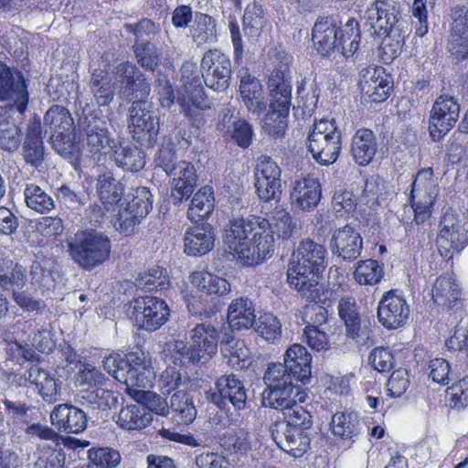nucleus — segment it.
<instances>
[{"mask_svg":"<svg viewBox=\"0 0 468 468\" xmlns=\"http://www.w3.org/2000/svg\"><path fill=\"white\" fill-rule=\"evenodd\" d=\"M311 361L312 356L307 349L302 345L294 344L286 350L283 363H271L268 367L276 371L280 367L291 379L306 384L311 378Z\"/></svg>","mask_w":468,"mask_h":468,"instance_id":"obj_20","label":"nucleus"},{"mask_svg":"<svg viewBox=\"0 0 468 468\" xmlns=\"http://www.w3.org/2000/svg\"><path fill=\"white\" fill-rule=\"evenodd\" d=\"M263 227L261 225L260 218L250 217L248 218H238L229 221L228 228L225 229L224 241L229 249L243 261L244 264L253 265L259 262V254L261 247L258 250L253 248L251 252L247 249L245 241L248 235H261L263 232ZM266 240L261 244V252L267 248Z\"/></svg>","mask_w":468,"mask_h":468,"instance_id":"obj_7","label":"nucleus"},{"mask_svg":"<svg viewBox=\"0 0 468 468\" xmlns=\"http://www.w3.org/2000/svg\"><path fill=\"white\" fill-rule=\"evenodd\" d=\"M190 33L192 40L197 46L215 43L217 41L216 20L207 14L197 12Z\"/></svg>","mask_w":468,"mask_h":468,"instance_id":"obj_45","label":"nucleus"},{"mask_svg":"<svg viewBox=\"0 0 468 468\" xmlns=\"http://www.w3.org/2000/svg\"><path fill=\"white\" fill-rule=\"evenodd\" d=\"M270 90L269 111L263 118V131L273 137L284 134L288 125L291 107L292 87L282 69H274L268 80Z\"/></svg>","mask_w":468,"mask_h":468,"instance_id":"obj_3","label":"nucleus"},{"mask_svg":"<svg viewBox=\"0 0 468 468\" xmlns=\"http://www.w3.org/2000/svg\"><path fill=\"white\" fill-rule=\"evenodd\" d=\"M266 22L265 12L261 5L254 1L246 6L242 18L246 34L251 37L258 36Z\"/></svg>","mask_w":468,"mask_h":468,"instance_id":"obj_55","label":"nucleus"},{"mask_svg":"<svg viewBox=\"0 0 468 468\" xmlns=\"http://www.w3.org/2000/svg\"><path fill=\"white\" fill-rule=\"evenodd\" d=\"M25 380L36 386L42 400L48 404H54L60 399L61 382L54 375L37 365L32 366L24 374Z\"/></svg>","mask_w":468,"mask_h":468,"instance_id":"obj_27","label":"nucleus"},{"mask_svg":"<svg viewBox=\"0 0 468 468\" xmlns=\"http://www.w3.org/2000/svg\"><path fill=\"white\" fill-rule=\"evenodd\" d=\"M322 196L318 179L307 176L295 180L291 192L292 206L295 209L309 211L319 203Z\"/></svg>","mask_w":468,"mask_h":468,"instance_id":"obj_26","label":"nucleus"},{"mask_svg":"<svg viewBox=\"0 0 468 468\" xmlns=\"http://www.w3.org/2000/svg\"><path fill=\"white\" fill-rule=\"evenodd\" d=\"M439 187L431 168L420 170L411 184L410 199L417 225L430 218L437 198Z\"/></svg>","mask_w":468,"mask_h":468,"instance_id":"obj_11","label":"nucleus"},{"mask_svg":"<svg viewBox=\"0 0 468 468\" xmlns=\"http://www.w3.org/2000/svg\"><path fill=\"white\" fill-rule=\"evenodd\" d=\"M115 83L107 70L97 69L90 75L89 87L99 106H108L115 94Z\"/></svg>","mask_w":468,"mask_h":468,"instance_id":"obj_41","label":"nucleus"},{"mask_svg":"<svg viewBox=\"0 0 468 468\" xmlns=\"http://www.w3.org/2000/svg\"><path fill=\"white\" fill-rule=\"evenodd\" d=\"M253 327L262 338L271 342L280 337L282 333L279 320L270 313L261 315Z\"/></svg>","mask_w":468,"mask_h":468,"instance_id":"obj_64","label":"nucleus"},{"mask_svg":"<svg viewBox=\"0 0 468 468\" xmlns=\"http://www.w3.org/2000/svg\"><path fill=\"white\" fill-rule=\"evenodd\" d=\"M215 198L212 187L205 186L201 187L191 200V205L187 210L189 219L197 221L208 215L214 209Z\"/></svg>","mask_w":468,"mask_h":468,"instance_id":"obj_49","label":"nucleus"},{"mask_svg":"<svg viewBox=\"0 0 468 468\" xmlns=\"http://www.w3.org/2000/svg\"><path fill=\"white\" fill-rule=\"evenodd\" d=\"M378 149L377 138L369 129H359L354 134L351 144V154L354 161L366 166L374 158Z\"/></svg>","mask_w":468,"mask_h":468,"instance_id":"obj_38","label":"nucleus"},{"mask_svg":"<svg viewBox=\"0 0 468 468\" xmlns=\"http://www.w3.org/2000/svg\"><path fill=\"white\" fill-rule=\"evenodd\" d=\"M227 321L230 331L247 330L254 326L255 310L247 297L232 300L228 307Z\"/></svg>","mask_w":468,"mask_h":468,"instance_id":"obj_35","label":"nucleus"},{"mask_svg":"<svg viewBox=\"0 0 468 468\" xmlns=\"http://www.w3.org/2000/svg\"><path fill=\"white\" fill-rule=\"evenodd\" d=\"M258 444L256 437L243 429H236L225 438L226 449L237 455L247 456L250 454L254 459L253 452Z\"/></svg>","mask_w":468,"mask_h":468,"instance_id":"obj_46","label":"nucleus"},{"mask_svg":"<svg viewBox=\"0 0 468 468\" xmlns=\"http://www.w3.org/2000/svg\"><path fill=\"white\" fill-rule=\"evenodd\" d=\"M283 414L286 419V424L275 423L273 427L280 428L281 426H284L285 428H301L305 431L310 429L313 424L312 415L310 412L303 406L298 405L296 401L293 405L283 410Z\"/></svg>","mask_w":468,"mask_h":468,"instance_id":"obj_59","label":"nucleus"},{"mask_svg":"<svg viewBox=\"0 0 468 468\" xmlns=\"http://www.w3.org/2000/svg\"><path fill=\"white\" fill-rule=\"evenodd\" d=\"M201 75L206 86L215 91L227 90L231 79V61L218 49L207 51L200 64Z\"/></svg>","mask_w":468,"mask_h":468,"instance_id":"obj_15","label":"nucleus"},{"mask_svg":"<svg viewBox=\"0 0 468 468\" xmlns=\"http://www.w3.org/2000/svg\"><path fill=\"white\" fill-rule=\"evenodd\" d=\"M383 275V266L372 259L358 261L354 271V279L363 285H375L381 281Z\"/></svg>","mask_w":468,"mask_h":468,"instance_id":"obj_54","label":"nucleus"},{"mask_svg":"<svg viewBox=\"0 0 468 468\" xmlns=\"http://www.w3.org/2000/svg\"><path fill=\"white\" fill-rule=\"evenodd\" d=\"M312 40L315 49L323 56H330L339 50L337 27L331 17L318 19L314 27Z\"/></svg>","mask_w":468,"mask_h":468,"instance_id":"obj_31","label":"nucleus"},{"mask_svg":"<svg viewBox=\"0 0 468 468\" xmlns=\"http://www.w3.org/2000/svg\"><path fill=\"white\" fill-rule=\"evenodd\" d=\"M330 249L334 255L343 261L356 260L363 249V239L358 231L351 225L335 229L330 239Z\"/></svg>","mask_w":468,"mask_h":468,"instance_id":"obj_21","label":"nucleus"},{"mask_svg":"<svg viewBox=\"0 0 468 468\" xmlns=\"http://www.w3.org/2000/svg\"><path fill=\"white\" fill-rule=\"evenodd\" d=\"M80 399L92 410H107L118 403L117 396L111 390L98 388L93 390H82Z\"/></svg>","mask_w":468,"mask_h":468,"instance_id":"obj_53","label":"nucleus"},{"mask_svg":"<svg viewBox=\"0 0 468 468\" xmlns=\"http://www.w3.org/2000/svg\"><path fill=\"white\" fill-rule=\"evenodd\" d=\"M331 431L344 441H355L365 428L363 420L355 411H337L331 420Z\"/></svg>","mask_w":468,"mask_h":468,"instance_id":"obj_36","label":"nucleus"},{"mask_svg":"<svg viewBox=\"0 0 468 468\" xmlns=\"http://www.w3.org/2000/svg\"><path fill=\"white\" fill-rule=\"evenodd\" d=\"M341 32L338 46L341 48V54L345 58H349L355 54L359 46L360 29L358 22L354 18L349 19Z\"/></svg>","mask_w":468,"mask_h":468,"instance_id":"obj_56","label":"nucleus"},{"mask_svg":"<svg viewBox=\"0 0 468 468\" xmlns=\"http://www.w3.org/2000/svg\"><path fill=\"white\" fill-rule=\"evenodd\" d=\"M0 402L4 406V412L7 423L21 425L27 423L29 412L33 407L27 401V396L18 386L8 388L1 396Z\"/></svg>","mask_w":468,"mask_h":468,"instance_id":"obj_23","label":"nucleus"},{"mask_svg":"<svg viewBox=\"0 0 468 468\" xmlns=\"http://www.w3.org/2000/svg\"><path fill=\"white\" fill-rule=\"evenodd\" d=\"M219 335L217 329L210 324H199L192 329L191 346L183 341H176L174 351L184 358V363H205L218 350Z\"/></svg>","mask_w":468,"mask_h":468,"instance_id":"obj_10","label":"nucleus"},{"mask_svg":"<svg viewBox=\"0 0 468 468\" xmlns=\"http://www.w3.org/2000/svg\"><path fill=\"white\" fill-rule=\"evenodd\" d=\"M338 314L346 327V336L356 339L361 336V315L353 297H342L338 302Z\"/></svg>","mask_w":468,"mask_h":468,"instance_id":"obj_42","label":"nucleus"},{"mask_svg":"<svg viewBox=\"0 0 468 468\" xmlns=\"http://www.w3.org/2000/svg\"><path fill=\"white\" fill-rule=\"evenodd\" d=\"M341 148V131L334 119H321L314 123L308 135V150L317 163L323 165L335 163Z\"/></svg>","mask_w":468,"mask_h":468,"instance_id":"obj_6","label":"nucleus"},{"mask_svg":"<svg viewBox=\"0 0 468 468\" xmlns=\"http://www.w3.org/2000/svg\"><path fill=\"white\" fill-rule=\"evenodd\" d=\"M190 278L191 283L207 294L225 296L231 292V285L226 279L210 272L195 271Z\"/></svg>","mask_w":468,"mask_h":468,"instance_id":"obj_44","label":"nucleus"},{"mask_svg":"<svg viewBox=\"0 0 468 468\" xmlns=\"http://www.w3.org/2000/svg\"><path fill=\"white\" fill-rule=\"evenodd\" d=\"M263 382L266 386L261 393V403L264 407L283 411L293 405L296 397L300 395L301 387L288 375H284L280 367L278 371L268 367L263 376Z\"/></svg>","mask_w":468,"mask_h":468,"instance_id":"obj_8","label":"nucleus"},{"mask_svg":"<svg viewBox=\"0 0 468 468\" xmlns=\"http://www.w3.org/2000/svg\"><path fill=\"white\" fill-rule=\"evenodd\" d=\"M214 240V230L209 224L188 228L184 237V251L189 256L205 255L212 250Z\"/></svg>","mask_w":468,"mask_h":468,"instance_id":"obj_29","label":"nucleus"},{"mask_svg":"<svg viewBox=\"0 0 468 468\" xmlns=\"http://www.w3.org/2000/svg\"><path fill=\"white\" fill-rule=\"evenodd\" d=\"M125 29L134 35V43L152 42L153 37L160 32V26L148 18L133 24H125Z\"/></svg>","mask_w":468,"mask_h":468,"instance_id":"obj_63","label":"nucleus"},{"mask_svg":"<svg viewBox=\"0 0 468 468\" xmlns=\"http://www.w3.org/2000/svg\"><path fill=\"white\" fill-rule=\"evenodd\" d=\"M115 74L121 97L132 102L147 100L151 91L150 82L134 63L125 61L118 64Z\"/></svg>","mask_w":468,"mask_h":468,"instance_id":"obj_16","label":"nucleus"},{"mask_svg":"<svg viewBox=\"0 0 468 468\" xmlns=\"http://www.w3.org/2000/svg\"><path fill=\"white\" fill-rule=\"evenodd\" d=\"M50 144L54 151L65 159L76 158L79 154L80 145L76 142L75 131L51 134Z\"/></svg>","mask_w":468,"mask_h":468,"instance_id":"obj_58","label":"nucleus"},{"mask_svg":"<svg viewBox=\"0 0 468 468\" xmlns=\"http://www.w3.org/2000/svg\"><path fill=\"white\" fill-rule=\"evenodd\" d=\"M113 160L118 167L132 173L143 169L146 163L144 151L131 144L115 147Z\"/></svg>","mask_w":468,"mask_h":468,"instance_id":"obj_43","label":"nucleus"},{"mask_svg":"<svg viewBox=\"0 0 468 468\" xmlns=\"http://www.w3.org/2000/svg\"><path fill=\"white\" fill-rule=\"evenodd\" d=\"M239 77L240 79L239 93L243 103L249 112L261 115L266 110V101L261 81L251 76L247 69H240Z\"/></svg>","mask_w":468,"mask_h":468,"instance_id":"obj_28","label":"nucleus"},{"mask_svg":"<svg viewBox=\"0 0 468 468\" xmlns=\"http://www.w3.org/2000/svg\"><path fill=\"white\" fill-rule=\"evenodd\" d=\"M137 64L154 72L161 63V52L154 42L133 43L132 47Z\"/></svg>","mask_w":468,"mask_h":468,"instance_id":"obj_51","label":"nucleus"},{"mask_svg":"<svg viewBox=\"0 0 468 468\" xmlns=\"http://www.w3.org/2000/svg\"><path fill=\"white\" fill-rule=\"evenodd\" d=\"M25 161L33 167L40 169L44 163L45 153L43 145L42 126L39 118L30 121L27 136L23 144Z\"/></svg>","mask_w":468,"mask_h":468,"instance_id":"obj_33","label":"nucleus"},{"mask_svg":"<svg viewBox=\"0 0 468 468\" xmlns=\"http://www.w3.org/2000/svg\"><path fill=\"white\" fill-rule=\"evenodd\" d=\"M366 25L373 30L372 34L378 37H388L395 41L392 54L397 56L398 50L404 42V20L399 7L394 2L374 0L367 6L364 15Z\"/></svg>","mask_w":468,"mask_h":468,"instance_id":"obj_5","label":"nucleus"},{"mask_svg":"<svg viewBox=\"0 0 468 468\" xmlns=\"http://www.w3.org/2000/svg\"><path fill=\"white\" fill-rule=\"evenodd\" d=\"M439 228L436 239L438 250L442 258L450 260L454 252H459L463 248V225L455 215L446 212L441 218Z\"/></svg>","mask_w":468,"mask_h":468,"instance_id":"obj_18","label":"nucleus"},{"mask_svg":"<svg viewBox=\"0 0 468 468\" xmlns=\"http://www.w3.org/2000/svg\"><path fill=\"white\" fill-rule=\"evenodd\" d=\"M24 196L27 206L38 213H49L55 208V202L50 195L35 184L27 185Z\"/></svg>","mask_w":468,"mask_h":468,"instance_id":"obj_52","label":"nucleus"},{"mask_svg":"<svg viewBox=\"0 0 468 468\" xmlns=\"http://www.w3.org/2000/svg\"><path fill=\"white\" fill-rule=\"evenodd\" d=\"M461 291L459 285L449 277H439L432 288L433 301L442 306L451 309L459 300Z\"/></svg>","mask_w":468,"mask_h":468,"instance_id":"obj_48","label":"nucleus"},{"mask_svg":"<svg viewBox=\"0 0 468 468\" xmlns=\"http://www.w3.org/2000/svg\"><path fill=\"white\" fill-rule=\"evenodd\" d=\"M410 315V305L396 290L386 292L378 306V322L388 329L402 326Z\"/></svg>","mask_w":468,"mask_h":468,"instance_id":"obj_19","label":"nucleus"},{"mask_svg":"<svg viewBox=\"0 0 468 468\" xmlns=\"http://www.w3.org/2000/svg\"><path fill=\"white\" fill-rule=\"evenodd\" d=\"M104 369L128 390L151 387L154 373L143 350L112 353L103 361Z\"/></svg>","mask_w":468,"mask_h":468,"instance_id":"obj_2","label":"nucleus"},{"mask_svg":"<svg viewBox=\"0 0 468 468\" xmlns=\"http://www.w3.org/2000/svg\"><path fill=\"white\" fill-rule=\"evenodd\" d=\"M95 188L100 200L107 210L118 205L124 195L123 184L117 180L109 170L98 175Z\"/></svg>","mask_w":468,"mask_h":468,"instance_id":"obj_37","label":"nucleus"},{"mask_svg":"<svg viewBox=\"0 0 468 468\" xmlns=\"http://www.w3.org/2000/svg\"><path fill=\"white\" fill-rule=\"evenodd\" d=\"M44 126L51 134H62L75 131L73 118L69 110L60 105H52L44 115Z\"/></svg>","mask_w":468,"mask_h":468,"instance_id":"obj_47","label":"nucleus"},{"mask_svg":"<svg viewBox=\"0 0 468 468\" xmlns=\"http://www.w3.org/2000/svg\"><path fill=\"white\" fill-rule=\"evenodd\" d=\"M364 96L374 102L386 101L393 90V78L383 68L367 69L359 83Z\"/></svg>","mask_w":468,"mask_h":468,"instance_id":"obj_22","label":"nucleus"},{"mask_svg":"<svg viewBox=\"0 0 468 468\" xmlns=\"http://www.w3.org/2000/svg\"><path fill=\"white\" fill-rule=\"evenodd\" d=\"M153 420V415L139 401L122 407L116 423L123 430L138 431L145 428Z\"/></svg>","mask_w":468,"mask_h":468,"instance_id":"obj_40","label":"nucleus"},{"mask_svg":"<svg viewBox=\"0 0 468 468\" xmlns=\"http://www.w3.org/2000/svg\"><path fill=\"white\" fill-rule=\"evenodd\" d=\"M170 176H173L172 197L175 203L188 199L197 183V176L194 165L181 161Z\"/></svg>","mask_w":468,"mask_h":468,"instance_id":"obj_34","label":"nucleus"},{"mask_svg":"<svg viewBox=\"0 0 468 468\" xmlns=\"http://www.w3.org/2000/svg\"><path fill=\"white\" fill-rule=\"evenodd\" d=\"M26 80L20 71H12L0 61V101L13 103L18 112L24 113L28 103Z\"/></svg>","mask_w":468,"mask_h":468,"instance_id":"obj_17","label":"nucleus"},{"mask_svg":"<svg viewBox=\"0 0 468 468\" xmlns=\"http://www.w3.org/2000/svg\"><path fill=\"white\" fill-rule=\"evenodd\" d=\"M261 226L267 234L277 235L282 239H290L296 229L290 214L281 207H275L268 218H260Z\"/></svg>","mask_w":468,"mask_h":468,"instance_id":"obj_39","label":"nucleus"},{"mask_svg":"<svg viewBox=\"0 0 468 468\" xmlns=\"http://www.w3.org/2000/svg\"><path fill=\"white\" fill-rule=\"evenodd\" d=\"M137 401L146 408L148 412H154L161 416H166L169 413V405L160 395L150 390H137L133 388Z\"/></svg>","mask_w":468,"mask_h":468,"instance_id":"obj_62","label":"nucleus"},{"mask_svg":"<svg viewBox=\"0 0 468 468\" xmlns=\"http://www.w3.org/2000/svg\"><path fill=\"white\" fill-rule=\"evenodd\" d=\"M460 115V104L453 96L442 94L432 104L429 117V134L440 142L455 125Z\"/></svg>","mask_w":468,"mask_h":468,"instance_id":"obj_14","label":"nucleus"},{"mask_svg":"<svg viewBox=\"0 0 468 468\" xmlns=\"http://www.w3.org/2000/svg\"><path fill=\"white\" fill-rule=\"evenodd\" d=\"M129 314L138 328L154 332L167 321L169 308L166 303L158 297H137L130 303Z\"/></svg>","mask_w":468,"mask_h":468,"instance_id":"obj_13","label":"nucleus"},{"mask_svg":"<svg viewBox=\"0 0 468 468\" xmlns=\"http://www.w3.org/2000/svg\"><path fill=\"white\" fill-rule=\"evenodd\" d=\"M128 112V129L133 139L153 146L159 133L158 110L147 100H134Z\"/></svg>","mask_w":468,"mask_h":468,"instance_id":"obj_9","label":"nucleus"},{"mask_svg":"<svg viewBox=\"0 0 468 468\" xmlns=\"http://www.w3.org/2000/svg\"><path fill=\"white\" fill-rule=\"evenodd\" d=\"M214 388L205 391L207 401L220 410H228L231 404L235 410H241L247 406L248 389L244 382L234 374L221 375L214 382Z\"/></svg>","mask_w":468,"mask_h":468,"instance_id":"obj_12","label":"nucleus"},{"mask_svg":"<svg viewBox=\"0 0 468 468\" xmlns=\"http://www.w3.org/2000/svg\"><path fill=\"white\" fill-rule=\"evenodd\" d=\"M324 247L312 239L302 240L289 261L287 279L291 287L311 302L320 300V273L325 268Z\"/></svg>","mask_w":468,"mask_h":468,"instance_id":"obj_1","label":"nucleus"},{"mask_svg":"<svg viewBox=\"0 0 468 468\" xmlns=\"http://www.w3.org/2000/svg\"><path fill=\"white\" fill-rule=\"evenodd\" d=\"M451 17L449 50L463 58L468 55V8L465 5L453 7Z\"/></svg>","mask_w":468,"mask_h":468,"instance_id":"obj_25","label":"nucleus"},{"mask_svg":"<svg viewBox=\"0 0 468 468\" xmlns=\"http://www.w3.org/2000/svg\"><path fill=\"white\" fill-rule=\"evenodd\" d=\"M271 434L277 445L294 458L301 457L310 446V437L301 428H283L282 434L278 428L271 427Z\"/></svg>","mask_w":468,"mask_h":468,"instance_id":"obj_30","label":"nucleus"},{"mask_svg":"<svg viewBox=\"0 0 468 468\" xmlns=\"http://www.w3.org/2000/svg\"><path fill=\"white\" fill-rule=\"evenodd\" d=\"M88 465L91 468H116L122 460L121 454L112 448H91L88 451Z\"/></svg>","mask_w":468,"mask_h":468,"instance_id":"obj_57","label":"nucleus"},{"mask_svg":"<svg viewBox=\"0 0 468 468\" xmlns=\"http://www.w3.org/2000/svg\"><path fill=\"white\" fill-rule=\"evenodd\" d=\"M50 420L59 431L80 433L87 428V414L84 410L71 405L59 404L50 412Z\"/></svg>","mask_w":468,"mask_h":468,"instance_id":"obj_24","label":"nucleus"},{"mask_svg":"<svg viewBox=\"0 0 468 468\" xmlns=\"http://www.w3.org/2000/svg\"><path fill=\"white\" fill-rule=\"evenodd\" d=\"M169 408L183 423H192L197 417L193 398L190 393L184 390L176 391L171 396Z\"/></svg>","mask_w":468,"mask_h":468,"instance_id":"obj_50","label":"nucleus"},{"mask_svg":"<svg viewBox=\"0 0 468 468\" xmlns=\"http://www.w3.org/2000/svg\"><path fill=\"white\" fill-rule=\"evenodd\" d=\"M136 285L146 291H163L168 288L166 270L161 267L149 269L146 272L140 274L136 280Z\"/></svg>","mask_w":468,"mask_h":468,"instance_id":"obj_60","label":"nucleus"},{"mask_svg":"<svg viewBox=\"0 0 468 468\" xmlns=\"http://www.w3.org/2000/svg\"><path fill=\"white\" fill-rule=\"evenodd\" d=\"M110 238L94 229L78 231L67 239V251L81 269L91 271L105 262L111 253Z\"/></svg>","mask_w":468,"mask_h":468,"instance_id":"obj_4","label":"nucleus"},{"mask_svg":"<svg viewBox=\"0 0 468 468\" xmlns=\"http://www.w3.org/2000/svg\"><path fill=\"white\" fill-rule=\"evenodd\" d=\"M83 131L86 134L87 147L90 153L100 154L102 150L115 147L114 140L111 137L105 121L95 116L86 118Z\"/></svg>","mask_w":468,"mask_h":468,"instance_id":"obj_32","label":"nucleus"},{"mask_svg":"<svg viewBox=\"0 0 468 468\" xmlns=\"http://www.w3.org/2000/svg\"><path fill=\"white\" fill-rule=\"evenodd\" d=\"M222 355L227 364L237 370L248 367L250 363L249 349L242 341H236L230 347L223 348Z\"/></svg>","mask_w":468,"mask_h":468,"instance_id":"obj_61","label":"nucleus"}]
</instances>
